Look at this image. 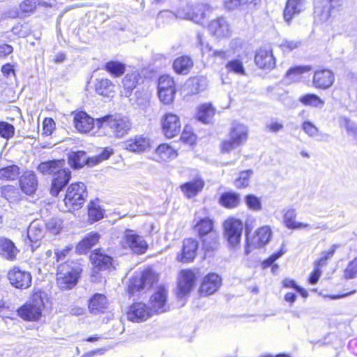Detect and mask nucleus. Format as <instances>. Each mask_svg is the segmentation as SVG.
Returning a JSON list of instances; mask_svg holds the SVG:
<instances>
[{
  "label": "nucleus",
  "mask_w": 357,
  "mask_h": 357,
  "mask_svg": "<svg viewBox=\"0 0 357 357\" xmlns=\"http://www.w3.org/2000/svg\"><path fill=\"white\" fill-rule=\"evenodd\" d=\"M225 68L229 73L241 76L245 75V69L239 55H238V58L228 61L225 65Z\"/></svg>",
  "instance_id": "44"
},
{
  "label": "nucleus",
  "mask_w": 357,
  "mask_h": 357,
  "mask_svg": "<svg viewBox=\"0 0 357 357\" xmlns=\"http://www.w3.org/2000/svg\"><path fill=\"white\" fill-rule=\"evenodd\" d=\"M43 229L42 224L37 220L33 221L27 230V237L30 242L37 243L43 237Z\"/></svg>",
  "instance_id": "38"
},
{
  "label": "nucleus",
  "mask_w": 357,
  "mask_h": 357,
  "mask_svg": "<svg viewBox=\"0 0 357 357\" xmlns=\"http://www.w3.org/2000/svg\"><path fill=\"white\" fill-rule=\"evenodd\" d=\"M255 61L264 70H271L275 66V59L271 49L260 48L255 54Z\"/></svg>",
  "instance_id": "21"
},
{
  "label": "nucleus",
  "mask_w": 357,
  "mask_h": 357,
  "mask_svg": "<svg viewBox=\"0 0 357 357\" xmlns=\"http://www.w3.org/2000/svg\"><path fill=\"white\" fill-rule=\"evenodd\" d=\"M44 308V303L41 291L33 294L31 300L22 305L18 310V315L26 321H37Z\"/></svg>",
  "instance_id": "4"
},
{
  "label": "nucleus",
  "mask_w": 357,
  "mask_h": 357,
  "mask_svg": "<svg viewBox=\"0 0 357 357\" xmlns=\"http://www.w3.org/2000/svg\"><path fill=\"white\" fill-rule=\"evenodd\" d=\"M63 225L62 220L58 218H53L46 223L47 229L53 234L59 233Z\"/></svg>",
  "instance_id": "56"
},
{
  "label": "nucleus",
  "mask_w": 357,
  "mask_h": 357,
  "mask_svg": "<svg viewBox=\"0 0 357 357\" xmlns=\"http://www.w3.org/2000/svg\"><path fill=\"white\" fill-rule=\"evenodd\" d=\"M145 288L141 273H136L130 280L128 284V291L130 294H133L135 291Z\"/></svg>",
  "instance_id": "51"
},
{
  "label": "nucleus",
  "mask_w": 357,
  "mask_h": 357,
  "mask_svg": "<svg viewBox=\"0 0 357 357\" xmlns=\"http://www.w3.org/2000/svg\"><path fill=\"white\" fill-rule=\"evenodd\" d=\"M1 195L10 202H14L20 199V192L14 185H7L1 188Z\"/></svg>",
  "instance_id": "43"
},
{
  "label": "nucleus",
  "mask_w": 357,
  "mask_h": 357,
  "mask_svg": "<svg viewBox=\"0 0 357 357\" xmlns=\"http://www.w3.org/2000/svg\"><path fill=\"white\" fill-rule=\"evenodd\" d=\"M241 45L242 43L240 40L233 39L230 42V48L229 50H215L214 52H213V56L211 58L220 59L222 60L227 59L231 55L235 54L238 51V48L241 47Z\"/></svg>",
  "instance_id": "33"
},
{
  "label": "nucleus",
  "mask_w": 357,
  "mask_h": 357,
  "mask_svg": "<svg viewBox=\"0 0 357 357\" xmlns=\"http://www.w3.org/2000/svg\"><path fill=\"white\" fill-rule=\"evenodd\" d=\"M336 247L335 245H333L329 250L324 251L321 255V257L314 262V266L321 268L322 266H325L327 260L333 256Z\"/></svg>",
  "instance_id": "55"
},
{
  "label": "nucleus",
  "mask_w": 357,
  "mask_h": 357,
  "mask_svg": "<svg viewBox=\"0 0 357 357\" xmlns=\"http://www.w3.org/2000/svg\"><path fill=\"white\" fill-rule=\"evenodd\" d=\"M99 129L107 131L108 134L116 138H121L130 130L132 124L128 117L120 114H109L96 120Z\"/></svg>",
  "instance_id": "2"
},
{
  "label": "nucleus",
  "mask_w": 357,
  "mask_h": 357,
  "mask_svg": "<svg viewBox=\"0 0 357 357\" xmlns=\"http://www.w3.org/2000/svg\"><path fill=\"white\" fill-rule=\"evenodd\" d=\"M299 101L305 106L322 108L325 104L324 100L314 93H307L299 98Z\"/></svg>",
  "instance_id": "42"
},
{
  "label": "nucleus",
  "mask_w": 357,
  "mask_h": 357,
  "mask_svg": "<svg viewBox=\"0 0 357 357\" xmlns=\"http://www.w3.org/2000/svg\"><path fill=\"white\" fill-rule=\"evenodd\" d=\"M113 153L114 151L112 149L105 148L98 155L92 158H93V160H92V165L108 159L113 154Z\"/></svg>",
  "instance_id": "62"
},
{
  "label": "nucleus",
  "mask_w": 357,
  "mask_h": 357,
  "mask_svg": "<svg viewBox=\"0 0 357 357\" xmlns=\"http://www.w3.org/2000/svg\"><path fill=\"white\" fill-rule=\"evenodd\" d=\"M306 6V0H287L283 13L284 21L290 24L293 17L304 11Z\"/></svg>",
  "instance_id": "20"
},
{
  "label": "nucleus",
  "mask_w": 357,
  "mask_h": 357,
  "mask_svg": "<svg viewBox=\"0 0 357 357\" xmlns=\"http://www.w3.org/2000/svg\"><path fill=\"white\" fill-rule=\"evenodd\" d=\"M210 7L207 4L200 3L195 6L186 5L177 10L178 17L192 21L197 24H202Z\"/></svg>",
  "instance_id": "7"
},
{
  "label": "nucleus",
  "mask_w": 357,
  "mask_h": 357,
  "mask_svg": "<svg viewBox=\"0 0 357 357\" xmlns=\"http://www.w3.org/2000/svg\"><path fill=\"white\" fill-rule=\"evenodd\" d=\"M240 195L236 192H228L223 193L220 197V203L226 208H234L240 204Z\"/></svg>",
  "instance_id": "41"
},
{
  "label": "nucleus",
  "mask_w": 357,
  "mask_h": 357,
  "mask_svg": "<svg viewBox=\"0 0 357 357\" xmlns=\"http://www.w3.org/2000/svg\"><path fill=\"white\" fill-rule=\"evenodd\" d=\"M139 78V74L136 70L126 74L122 81L123 90L121 91V94L126 97H129L132 91L136 87Z\"/></svg>",
  "instance_id": "32"
},
{
  "label": "nucleus",
  "mask_w": 357,
  "mask_h": 357,
  "mask_svg": "<svg viewBox=\"0 0 357 357\" xmlns=\"http://www.w3.org/2000/svg\"><path fill=\"white\" fill-rule=\"evenodd\" d=\"M153 313L145 303L139 302L132 304L127 312V319L132 322H141L149 318Z\"/></svg>",
  "instance_id": "17"
},
{
  "label": "nucleus",
  "mask_w": 357,
  "mask_h": 357,
  "mask_svg": "<svg viewBox=\"0 0 357 357\" xmlns=\"http://www.w3.org/2000/svg\"><path fill=\"white\" fill-rule=\"evenodd\" d=\"M20 172V167L17 165H9L0 169V179L14 181L18 177Z\"/></svg>",
  "instance_id": "45"
},
{
  "label": "nucleus",
  "mask_w": 357,
  "mask_h": 357,
  "mask_svg": "<svg viewBox=\"0 0 357 357\" xmlns=\"http://www.w3.org/2000/svg\"><path fill=\"white\" fill-rule=\"evenodd\" d=\"M272 231L268 226H263L257 229L252 237L247 238V243L245 248V255H249L253 249L264 247L270 241Z\"/></svg>",
  "instance_id": "9"
},
{
  "label": "nucleus",
  "mask_w": 357,
  "mask_h": 357,
  "mask_svg": "<svg viewBox=\"0 0 357 357\" xmlns=\"http://www.w3.org/2000/svg\"><path fill=\"white\" fill-rule=\"evenodd\" d=\"M8 279L13 287L19 289H26L32 283L31 274L17 266H14L8 271Z\"/></svg>",
  "instance_id": "11"
},
{
  "label": "nucleus",
  "mask_w": 357,
  "mask_h": 357,
  "mask_svg": "<svg viewBox=\"0 0 357 357\" xmlns=\"http://www.w3.org/2000/svg\"><path fill=\"white\" fill-rule=\"evenodd\" d=\"M105 70L115 77H119L125 72V65L119 61H109L105 66Z\"/></svg>",
  "instance_id": "50"
},
{
  "label": "nucleus",
  "mask_w": 357,
  "mask_h": 357,
  "mask_svg": "<svg viewBox=\"0 0 357 357\" xmlns=\"http://www.w3.org/2000/svg\"><path fill=\"white\" fill-rule=\"evenodd\" d=\"M301 43L298 40L284 39L280 45L283 52H290L299 47Z\"/></svg>",
  "instance_id": "60"
},
{
  "label": "nucleus",
  "mask_w": 357,
  "mask_h": 357,
  "mask_svg": "<svg viewBox=\"0 0 357 357\" xmlns=\"http://www.w3.org/2000/svg\"><path fill=\"white\" fill-rule=\"evenodd\" d=\"M90 259L97 271L107 269L112 265V258L100 251L93 252L90 256Z\"/></svg>",
  "instance_id": "31"
},
{
  "label": "nucleus",
  "mask_w": 357,
  "mask_h": 357,
  "mask_svg": "<svg viewBox=\"0 0 357 357\" xmlns=\"http://www.w3.org/2000/svg\"><path fill=\"white\" fill-rule=\"evenodd\" d=\"M203 246L206 252L213 251L218 248V234L215 232L211 233L202 238Z\"/></svg>",
  "instance_id": "47"
},
{
  "label": "nucleus",
  "mask_w": 357,
  "mask_h": 357,
  "mask_svg": "<svg viewBox=\"0 0 357 357\" xmlns=\"http://www.w3.org/2000/svg\"><path fill=\"white\" fill-rule=\"evenodd\" d=\"M195 229L198 232L200 238H204V236H208L213 230V222L209 218H203L199 220L195 226Z\"/></svg>",
  "instance_id": "39"
},
{
  "label": "nucleus",
  "mask_w": 357,
  "mask_h": 357,
  "mask_svg": "<svg viewBox=\"0 0 357 357\" xmlns=\"http://www.w3.org/2000/svg\"><path fill=\"white\" fill-rule=\"evenodd\" d=\"M86 197V188L84 183H72L67 188L63 199L66 210L70 211L81 208Z\"/></svg>",
  "instance_id": "3"
},
{
  "label": "nucleus",
  "mask_w": 357,
  "mask_h": 357,
  "mask_svg": "<svg viewBox=\"0 0 357 357\" xmlns=\"http://www.w3.org/2000/svg\"><path fill=\"white\" fill-rule=\"evenodd\" d=\"M150 305L152 313H162L168 310L167 289L164 286L158 287L151 296Z\"/></svg>",
  "instance_id": "12"
},
{
  "label": "nucleus",
  "mask_w": 357,
  "mask_h": 357,
  "mask_svg": "<svg viewBox=\"0 0 357 357\" xmlns=\"http://www.w3.org/2000/svg\"><path fill=\"white\" fill-rule=\"evenodd\" d=\"M150 139L143 135H137L122 142V147L130 152L140 153L149 149Z\"/></svg>",
  "instance_id": "14"
},
{
  "label": "nucleus",
  "mask_w": 357,
  "mask_h": 357,
  "mask_svg": "<svg viewBox=\"0 0 357 357\" xmlns=\"http://www.w3.org/2000/svg\"><path fill=\"white\" fill-rule=\"evenodd\" d=\"M357 275V260L350 262L344 270V277L347 279L354 278Z\"/></svg>",
  "instance_id": "63"
},
{
  "label": "nucleus",
  "mask_w": 357,
  "mask_h": 357,
  "mask_svg": "<svg viewBox=\"0 0 357 357\" xmlns=\"http://www.w3.org/2000/svg\"><path fill=\"white\" fill-rule=\"evenodd\" d=\"M215 113V110L212 105L205 103L199 107L196 118L203 123H209L213 119Z\"/></svg>",
  "instance_id": "35"
},
{
  "label": "nucleus",
  "mask_w": 357,
  "mask_h": 357,
  "mask_svg": "<svg viewBox=\"0 0 357 357\" xmlns=\"http://www.w3.org/2000/svg\"><path fill=\"white\" fill-rule=\"evenodd\" d=\"M303 130L310 137H314L318 134V128L310 121H304L302 124Z\"/></svg>",
  "instance_id": "64"
},
{
  "label": "nucleus",
  "mask_w": 357,
  "mask_h": 357,
  "mask_svg": "<svg viewBox=\"0 0 357 357\" xmlns=\"http://www.w3.org/2000/svg\"><path fill=\"white\" fill-rule=\"evenodd\" d=\"M177 156V151L168 144L159 145L153 153V159L158 162H168L175 159Z\"/></svg>",
  "instance_id": "26"
},
{
  "label": "nucleus",
  "mask_w": 357,
  "mask_h": 357,
  "mask_svg": "<svg viewBox=\"0 0 357 357\" xmlns=\"http://www.w3.org/2000/svg\"><path fill=\"white\" fill-rule=\"evenodd\" d=\"M222 284L221 278L215 273H209L203 279L199 292L203 296L213 294Z\"/></svg>",
  "instance_id": "18"
},
{
  "label": "nucleus",
  "mask_w": 357,
  "mask_h": 357,
  "mask_svg": "<svg viewBox=\"0 0 357 357\" xmlns=\"http://www.w3.org/2000/svg\"><path fill=\"white\" fill-rule=\"evenodd\" d=\"M198 248V243L193 238H186L183 242L182 252L177 255V260L186 263L192 261L196 255Z\"/></svg>",
  "instance_id": "22"
},
{
  "label": "nucleus",
  "mask_w": 357,
  "mask_h": 357,
  "mask_svg": "<svg viewBox=\"0 0 357 357\" xmlns=\"http://www.w3.org/2000/svg\"><path fill=\"white\" fill-rule=\"evenodd\" d=\"M208 30L217 38L229 37L231 33L229 24L223 17L211 21L208 25Z\"/></svg>",
  "instance_id": "23"
},
{
  "label": "nucleus",
  "mask_w": 357,
  "mask_h": 357,
  "mask_svg": "<svg viewBox=\"0 0 357 357\" xmlns=\"http://www.w3.org/2000/svg\"><path fill=\"white\" fill-rule=\"evenodd\" d=\"M311 70L310 66H300L290 68L286 73V78L290 82H297L300 79V76Z\"/></svg>",
  "instance_id": "48"
},
{
  "label": "nucleus",
  "mask_w": 357,
  "mask_h": 357,
  "mask_svg": "<svg viewBox=\"0 0 357 357\" xmlns=\"http://www.w3.org/2000/svg\"><path fill=\"white\" fill-rule=\"evenodd\" d=\"M162 130L167 138H173L181 131V122L179 117L173 113H167L161 120Z\"/></svg>",
  "instance_id": "13"
},
{
  "label": "nucleus",
  "mask_w": 357,
  "mask_h": 357,
  "mask_svg": "<svg viewBox=\"0 0 357 357\" xmlns=\"http://www.w3.org/2000/svg\"><path fill=\"white\" fill-rule=\"evenodd\" d=\"M304 228H308L309 229H321V230H326L328 228L326 224L324 223H315L312 225H310L307 223L300 222H295L294 225H292L291 229H304Z\"/></svg>",
  "instance_id": "57"
},
{
  "label": "nucleus",
  "mask_w": 357,
  "mask_h": 357,
  "mask_svg": "<svg viewBox=\"0 0 357 357\" xmlns=\"http://www.w3.org/2000/svg\"><path fill=\"white\" fill-rule=\"evenodd\" d=\"M68 162L74 169L82 167L84 165H92L93 158H88L86 153L83 151H71L68 153Z\"/></svg>",
  "instance_id": "29"
},
{
  "label": "nucleus",
  "mask_w": 357,
  "mask_h": 357,
  "mask_svg": "<svg viewBox=\"0 0 357 357\" xmlns=\"http://www.w3.org/2000/svg\"><path fill=\"white\" fill-rule=\"evenodd\" d=\"M197 42L200 46L202 54H206L211 58L213 56V52H214L215 50H213L208 43H205L204 42L203 36L200 33H198L197 35Z\"/></svg>",
  "instance_id": "59"
},
{
  "label": "nucleus",
  "mask_w": 357,
  "mask_h": 357,
  "mask_svg": "<svg viewBox=\"0 0 357 357\" xmlns=\"http://www.w3.org/2000/svg\"><path fill=\"white\" fill-rule=\"evenodd\" d=\"M192 61L188 56L177 58L173 63V68L178 74H188L192 66Z\"/></svg>",
  "instance_id": "40"
},
{
  "label": "nucleus",
  "mask_w": 357,
  "mask_h": 357,
  "mask_svg": "<svg viewBox=\"0 0 357 357\" xmlns=\"http://www.w3.org/2000/svg\"><path fill=\"white\" fill-rule=\"evenodd\" d=\"M100 236L98 233L88 234L76 247V250L79 254L86 253L99 241Z\"/></svg>",
  "instance_id": "34"
},
{
  "label": "nucleus",
  "mask_w": 357,
  "mask_h": 357,
  "mask_svg": "<svg viewBox=\"0 0 357 357\" xmlns=\"http://www.w3.org/2000/svg\"><path fill=\"white\" fill-rule=\"evenodd\" d=\"M114 88L113 83L107 78L96 79L95 83L96 91L102 96H110L114 93Z\"/></svg>",
  "instance_id": "37"
},
{
  "label": "nucleus",
  "mask_w": 357,
  "mask_h": 357,
  "mask_svg": "<svg viewBox=\"0 0 357 357\" xmlns=\"http://www.w3.org/2000/svg\"><path fill=\"white\" fill-rule=\"evenodd\" d=\"M252 175V170H245L239 173L238 177L235 180L234 185L238 188H245L249 185L250 178Z\"/></svg>",
  "instance_id": "53"
},
{
  "label": "nucleus",
  "mask_w": 357,
  "mask_h": 357,
  "mask_svg": "<svg viewBox=\"0 0 357 357\" xmlns=\"http://www.w3.org/2000/svg\"><path fill=\"white\" fill-rule=\"evenodd\" d=\"M248 128L245 125L234 122L230 131V139L222 144V151L229 152L244 143L248 139Z\"/></svg>",
  "instance_id": "5"
},
{
  "label": "nucleus",
  "mask_w": 357,
  "mask_h": 357,
  "mask_svg": "<svg viewBox=\"0 0 357 357\" xmlns=\"http://www.w3.org/2000/svg\"><path fill=\"white\" fill-rule=\"evenodd\" d=\"M79 273L78 268L68 270L63 266L57 274L58 285L63 289L72 288L77 282Z\"/></svg>",
  "instance_id": "16"
},
{
  "label": "nucleus",
  "mask_w": 357,
  "mask_h": 357,
  "mask_svg": "<svg viewBox=\"0 0 357 357\" xmlns=\"http://www.w3.org/2000/svg\"><path fill=\"white\" fill-rule=\"evenodd\" d=\"M245 202L247 207L255 212L260 211L262 208L261 201L260 198L253 195H248L245 197Z\"/></svg>",
  "instance_id": "52"
},
{
  "label": "nucleus",
  "mask_w": 357,
  "mask_h": 357,
  "mask_svg": "<svg viewBox=\"0 0 357 357\" xmlns=\"http://www.w3.org/2000/svg\"><path fill=\"white\" fill-rule=\"evenodd\" d=\"M196 281L195 274L188 269L181 271L178 277V296L182 298L192 289Z\"/></svg>",
  "instance_id": "15"
},
{
  "label": "nucleus",
  "mask_w": 357,
  "mask_h": 357,
  "mask_svg": "<svg viewBox=\"0 0 357 357\" xmlns=\"http://www.w3.org/2000/svg\"><path fill=\"white\" fill-rule=\"evenodd\" d=\"M108 301L102 294H95L89 301V310L91 314L104 313L107 309Z\"/></svg>",
  "instance_id": "27"
},
{
  "label": "nucleus",
  "mask_w": 357,
  "mask_h": 357,
  "mask_svg": "<svg viewBox=\"0 0 357 357\" xmlns=\"http://www.w3.org/2000/svg\"><path fill=\"white\" fill-rule=\"evenodd\" d=\"M204 186V181L199 177L181 185L180 188L184 195L190 199L201 192Z\"/></svg>",
  "instance_id": "28"
},
{
  "label": "nucleus",
  "mask_w": 357,
  "mask_h": 357,
  "mask_svg": "<svg viewBox=\"0 0 357 357\" xmlns=\"http://www.w3.org/2000/svg\"><path fill=\"white\" fill-rule=\"evenodd\" d=\"M122 246L130 249L136 254H143L148 248V244L144 238L131 229L125 231Z\"/></svg>",
  "instance_id": "10"
},
{
  "label": "nucleus",
  "mask_w": 357,
  "mask_h": 357,
  "mask_svg": "<svg viewBox=\"0 0 357 357\" xmlns=\"http://www.w3.org/2000/svg\"><path fill=\"white\" fill-rule=\"evenodd\" d=\"M18 252L12 241L4 237H0V255L2 257L13 261L16 259Z\"/></svg>",
  "instance_id": "30"
},
{
  "label": "nucleus",
  "mask_w": 357,
  "mask_h": 357,
  "mask_svg": "<svg viewBox=\"0 0 357 357\" xmlns=\"http://www.w3.org/2000/svg\"><path fill=\"white\" fill-rule=\"evenodd\" d=\"M65 160H49L41 162L38 170L44 174L53 175L50 193L57 196L62 188L68 183L70 178V171L65 168Z\"/></svg>",
  "instance_id": "1"
},
{
  "label": "nucleus",
  "mask_w": 357,
  "mask_h": 357,
  "mask_svg": "<svg viewBox=\"0 0 357 357\" xmlns=\"http://www.w3.org/2000/svg\"><path fill=\"white\" fill-rule=\"evenodd\" d=\"M334 81V74L331 70L321 69L314 72L312 84L315 88L326 89L333 85Z\"/></svg>",
  "instance_id": "19"
},
{
  "label": "nucleus",
  "mask_w": 357,
  "mask_h": 357,
  "mask_svg": "<svg viewBox=\"0 0 357 357\" xmlns=\"http://www.w3.org/2000/svg\"><path fill=\"white\" fill-rule=\"evenodd\" d=\"M15 133V128L13 125L1 121L0 122V135L7 139L11 138Z\"/></svg>",
  "instance_id": "58"
},
{
  "label": "nucleus",
  "mask_w": 357,
  "mask_h": 357,
  "mask_svg": "<svg viewBox=\"0 0 357 357\" xmlns=\"http://www.w3.org/2000/svg\"><path fill=\"white\" fill-rule=\"evenodd\" d=\"M314 20L317 23H324L329 20L331 11L323 4V1L316 2L314 12Z\"/></svg>",
  "instance_id": "36"
},
{
  "label": "nucleus",
  "mask_w": 357,
  "mask_h": 357,
  "mask_svg": "<svg viewBox=\"0 0 357 357\" xmlns=\"http://www.w3.org/2000/svg\"><path fill=\"white\" fill-rule=\"evenodd\" d=\"M73 123L75 128L79 132H89L95 125V120L84 112H78L75 114Z\"/></svg>",
  "instance_id": "25"
},
{
  "label": "nucleus",
  "mask_w": 357,
  "mask_h": 357,
  "mask_svg": "<svg viewBox=\"0 0 357 357\" xmlns=\"http://www.w3.org/2000/svg\"><path fill=\"white\" fill-rule=\"evenodd\" d=\"M224 234L230 247L237 248L241 242L243 223L235 218L227 219L224 224Z\"/></svg>",
  "instance_id": "6"
},
{
  "label": "nucleus",
  "mask_w": 357,
  "mask_h": 357,
  "mask_svg": "<svg viewBox=\"0 0 357 357\" xmlns=\"http://www.w3.org/2000/svg\"><path fill=\"white\" fill-rule=\"evenodd\" d=\"M339 124L341 128H344L349 134H357V124L351 121L345 116H341L339 119Z\"/></svg>",
  "instance_id": "54"
},
{
  "label": "nucleus",
  "mask_w": 357,
  "mask_h": 357,
  "mask_svg": "<svg viewBox=\"0 0 357 357\" xmlns=\"http://www.w3.org/2000/svg\"><path fill=\"white\" fill-rule=\"evenodd\" d=\"M188 86L190 89V93L196 94L204 91L207 86V80L205 77H194L188 81Z\"/></svg>",
  "instance_id": "46"
},
{
  "label": "nucleus",
  "mask_w": 357,
  "mask_h": 357,
  "mask_svg": "<svg viewBox=\"0 0 357 357\" xmlns=\"http://www.w3.org/2000/svg\"><path fill=\"white\" fill-rule=\"evenodd\" d=\"M140 273L145 288H150L158 280V275L150 268H147Z\"/></svg>",
  "instance_id": "49"
},
{
  "label": "nucleus",
  "mask_w": 357,
  "mask_h": 357,
  "mask_svg": "<svg viewBox=\"0 0 357 357\" xmlns=\"http://www.w3.org/2000/svg\"><path fill=\"white\" fill-rule=\"evenodd\" d=\"M175 82L169 75H162L158 79V94L160 100L165 105H170L176 94Z\"/></svg>",
  "instance_id": "8"
},
{
  "label": "nucleus",
  "mask_w": 357,
  "mask_h": 357,
  "mask_svg": "<svg viewBox=\"0 0 357 357\" xmlns=\"http://www.w3.org/2000/svg\"><path fill=\"white\" fill-rule=\"evenodd\" d=\"M20 187L26 195L35 193L38 188V179L33 172L26 171L20 178Z\"/></svg>",
  "instance_id": "24"
},
{
  "label": "nucleus",
  "mask_w": 357,
  "mask_h": 357,
  "mask_svg": "<svg viewBox=\"0 0 357 357\" xmlns=\"http://www.w3.org/2000/svg\"><path fill=\"white\" fill-rule=\"evenodd\" d=\"M38 0H25L20 5V8L22 13H32L36 8Z\"/></svg>",
  "instance_id": "61"
}]
</instances>
